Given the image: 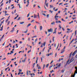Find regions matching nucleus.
<instances>
[{
    "instance_id": "obj_1",
    "label": "nucleus",
    "mask_w": 77,
    "mask_h": 77,
    "mask_svg": "<svg viewBox=\"0 0 77 77\" xmlns=\"http://www.w3.org/2000/svg\"><path fill=\"white\" fill-rule=\"evenodd\" d=\"M53 32V29L51 28L50 29H48V32H51L52 33Z\"/></svg>"
},
{
    "instance_id": "obj_2",
    "label": "nucleus",
    "mask_w": 77,
    "mask_h": 77,
    "mask_svg": "<svg viewBox=\"0 0 77 77\" xmlns=\"http://www.w3.org/2000/svg\"><path fill=\"white\" fill-rule=\"evenodd\" d=\"M76 52H77V50H76L72 54V56H74L75 55V53H76Z\"/></svg>"
},
{
    "instance_id": "obj_3",
    "label": "nucleus",
    "mask_w": 77,
    "mask_h": 77,
    "mask_svg": "<svg viewBox=\"0 0 77 77\" xmlns=\"http://www.w3.org/2000/svg\"><path fill=\"white\" fill-rule=\"evenodd\" d=\"M64 52H65V50L63 49L61 51L60 53V54H62V53H64Z\"/></svg>"
},
{
    "instance_id": "obj_4",
    "label": "nucleus",
    "mask_w": 77,
    "mask_h": 77,
    "mask_svg": "<svg viewBox=\"0 0 77 77\" xmlns=\"http://www.w3.org/2000/svg\"><path fill=\"white\" fill-rule=\"evenodd\" d=\"M48 54V56H50V55H53V52L51 53V54Z\"/></svg>"
},
{
    "instance_id": "obj_5",
    "label": "nucleus",
    "mask_w": 77,
    "mask_h": 77,
    "mask_svg": "<svg viewBox=\"0 0 77 77\" xmlns=\"http://www.w3.org/2000/svg\"><path fill=\"white\" fill-rule=\"evenodd\" d=\"M72 59H71L70 60V62H69V63H68V65H69V64H70V63H71V62H72V61H73V60H72ZM71 60H72V61H71Z\"/></svg>"
},
{
    "instance_id": "obj_6",
    "label": "nucleus",
    "mask_w": 77,
    "mask_h": 77,
    "mask_svg": "<svg viewBox=\"0 0 77 77\" xmlns=\"http://www.w3.org/2000/svg\"><path fill=\"white\" fill-rule=\"evenodd\" d=\"M75 74H77V71H76V70L75 71V72L74 73V74H73V76H74V77H75Z\"/></svg>"
},
{
    "instance_id": "obj_7",
    "label": "nucleus",
    "mask_w": 77,
    "mask_h": 77,
    "mask_svg": "<svg viewBox=\"0 0 77 77\" xmlns=\"http://www.w3.org/2000/svg\"><path fill=\"white\" fill-rule=\"evenodd\" d=\"M14 29H15V28L13 27L12 28V30L11 31V32H13L14 31Z\"/></svg>"
},
{
    "instance_id": "obj_8",
    "label": "nucleus",
    "mask_w": 77,
    "mask_h": 77,
    "mask_svg": "<svg viewBox=\"0 0 77 77\" xmlns=\"http://www.w3.org/2000/svg\"><path fill=\"white\" fill-rule=\"evenodd\" d=\"M48 3H47V2H45V4L46 5V6H47V8H48Z\"/></svg>"
},
{
    "instance_id": "obj_9",
    "label": "nucleus",
    "mask_w": 77,
    "mask_h": 77,
    "mask_svg": "<svg viewBox=\"0 0 77 77\" xmlns=\"http://www.w3.org/2000/svg\"><path fill=\"white\" fill-rule=\"evenodd\" d=\"M67 30H68V31L66 33H69V30H70V29H69V28H67Z\"/></svg>"
},
{
    "instance_id": "obj_10",
    "label": "nucleus",
    "mask_w": 77,
    "mask_h": 77,
    "mask_svg": "<svg viewBox=\"0 0 77 77\" xmlns=\"http://www.w3.org/2000/svg\"><path fill=\"white\" fill-rule=\"evenodd\" d=\"M65 69H62V70H61V72H62V73H63V72H64V71H65Z\"/></svg>"
},
{
    "instance_id": "obj_11",
    "label": "nucleus",
    "mask_w": 77,
    "mask_h": 77,
    "mask_svg": "<svg viewBox=\"0 0 77 77\" xmlns=\"http://www.w3.org/2000/svg\"><path fill=\"white\" fill-rule=\"evenodd\" d=\"M74 39H73L72 41L69 44V45H70V44H71V43H72V42H73V41H74Z\"/></svg>"
},
{
    "instance_id": "obj_12",
    "label": "nucleus",
    "mask_w": 77,
    "mask_h": 77,
    "mask_svg": "<svg viewBox=\"0 0 77 77\" xmlns=\"http://www.w3.org/2000/svg\"><path fill=\"white\" fill-rule=\"evenodd\" d=\"M40 30H41L42 29V26H40Z\"/></svg>"
},
{
    "instance_id": "obj_13",
    "label": "nucleus",
    "mask_w": 77,
    "mask_h": 77,
    "mask_svg": "<svg viewBox=\"0 0 77 77\" xmlns=\"http://www.w3.org/2000/svg\"><path fill=\"white\" fill-rule=\"evenodd\" d=\"M45 44H46V43H45V42H44L43 44L44 47H45Z\"/></svg>"
},
{
    "instance_id": "obj_14",
    "label": "nucleus",
    "mask_w": 77,
    "mask_h": 77,
    "mask_svg": "<svg viewBox=\"0 0 77 77\" xmlns=\"http://www.w3.org/2000/svg\"><path fill=\"white\" fill-rule=\"evenodd\" d=\"M19 16L18 15V14L17 16L14 18V20H16L17 18V17Z\"/></svg>"
},
{
    "instance_id": "obj_15",
    "label": "nucleus",
    "mask_w": 77,
    "mask_h": 77,
    "mask_svg": "<svg viewBox=\"0 0 77 77\" xmlns=\"http://www.w3.org/2000/svg\"><path fill=\"white\" fill-rule=\"evenodd\" d=\"M38 58H37V59H36V64H37V63H38Z\"/></svg>"
},
{
    "instance_id": "obj_16",
    "label": "nucleus",
    "mask_w": 77,
    "mask_h": 77,
    "mask_svg": "<svg viewBox=\"0 0 77 77\" xmlns=\"http://www.w3.org/2000/svg\"><path fill=\"white\" fill-rule=\"evenodd\" d=\"M26 74L27 75H29V70H28L26 72Z\"/></svg>"
},
{
    "instance_id": "obj_17",
    "label": "nucleus",
    "mask_w": 77,
    "mask_h": 77,
    "mask_svg": "<svg viewBox=\"0 0 77 77\" xmlns=\"http://www.w3.org/2000/svg\"><path fill=\"white\" fill-rule=\"evenodd\" d=\"M49 12H51V14H53V11H51V10H50Z\"/></svg>"
},
{
    "instance_id": "obj_18",
    "label": "nucleus",
    "mask_w": 77,
    "mask_h": 77,
    "mask_svg": "<svg viewBox=\"0 0 77 77\" xmlns=\"http://www.w3.org/2000/svg\"><path fill=\"white\" fill-rule=\"evenodd\" d=\"M54 38H55L54 37H53V39H52L53 42H54Z\"/></svg>"
},
{
    "instance_id": "obj_19",
    "label": "nucleus",
    "mask_w": 77,
    "mask_h": 77,
    "mask_svg": "<svg viewBox=\"0 0 77 77\" xmlns=\"http://www.w3.org/2000/svg\"><path fill=\"white\" fill-rule=\"evenodd\" d=\"M24 23V22H20V24H23Z\"/></svg>"
},
{
    "instance_id": "obj_20",
    "label": "nucleus",
    "mask_w": 77,
    "mask_h": 77,
    "mask_svg": "<svg viewBox=\"0 0 77 77\" xmlns=\"http://www.w3.org/2000/svg\"><path fill=\"white\" fill-rule=\"evenodd\" d=\"M42 15H44V17H46V15H45V14L42 13Z\"/></svg>"
},
{
    "instance_id": "obj_21",
    "label": "nucleus",
    "mask_w": 77,
    "mask_h": 77,
    "mask_svg": "<svg viewBox=\"0 0 77 77\" xmlns=\"http://www.w3.org/2000/svg\"><path fill=\"white\" fill-rule=\"evenodd\" d=\"M19 72H22V70L21 69H19Z\"/></svg>"
},
{
    "instance_id": "obj_22",
    "label": "nucleus",
    "mask_w": 77,
    "mask_h": 77,
    "mask_svg": "<svg viewBox=\"0 0 77 77\" xmlns=\"http://www.w3.org/2000/svg\"><path fill=\"white\" fill-rule=\"evenodd\" d=\"M73 21H72L71 22H69V24H71V23H73Z\"/></svg>"
},
{
    "instance_id": "obj_23",
    "label": "nucleus",
    "mask_w": 77,
    "mask_h": 77,
    "mask_svg": "<svg viewBox=\"0 0 77 77\" xmlns=\"http://www.w3.org/2000/svg\"><path fill=\"white\" fill-rule=\"evenodd\" d=\"M61 20L62 21H64V22H65V21H66L64 20H63V18H62L61 19Z\"/></svg>"
},
{
    "instance_id": "obj_24",
    "label": "nucleus",
    "mask_w": 77,
    "mask_h": 77,
    "mask_svg": "<svg viewBox=\"0 0 77 77\" xmlns=\"http://www.w3.org/2000/svg\"><path fill=\"white\" fill-rule=\"evenodd\" d=\"M59 27H60V29H62V27L61 26H60V24L59 25Z\"/></svg>"
},
{
    "instance_id": "obj_25",
    "label": "nucleus",
    "mask_w": 77,
    "mask_h": 77,
    "mask_svg": "<svg viewBox=\"0 0 77 77\" xmlns=\"http://www.w3.org/2000/svg\"><path fill=\"white\" fill-rule=\"evenodd\" d=\"M59 17V16H55V18H58Z\"/></svg>"
},
{
    "instance_id": "obj_26",
    "label": "nucleus",
    "mask_w": 77,
    "mask_h": 77,
    "mask_svg": "<svg viewBox=\"0 0 77 77\" xmlns=\"http://www.w3.org/2000/svg\"><path fill=\"white\" fill-rule=\"evenodd\" d=\"M61 65V63H60V64H59V65L57 66H58V67H60V66H61V65Z\"/></svg>"
},
{
    "instance_id": "obj_27",
    "label": "nucleus",
    "mask_w": 77,
    "mask_h": 77,
    "mask_svg": "<svg viewBox=\"0 0 77 77\" xmlns=\"http://www.w3.org/2000/svg\"><path fill=\"white\" fill-rule=\"evenodd\" d=\"M53 24H54V21H53V23L52 22V23H51V25H53Z\"/></svg>"
},
{
    "instance_id": "obj_28",
    "label": "nucleus",
    "mask_w": 77,
    "mask_h": 77,
    "mask_svg": "<svg viewBox=\"0 0 77 77\" xmlns=\"http://www.w3.org/2000/svg\"><path fill=\"white\" fill-rule=\"evenodd\" d=\"M72 53H70V56L69 57H71V55H72Z\"/></svg>"
},
{
    "instance_id": "obj_29",
    "label": "nucleus",
    "mask_w": 77,
    "mask_h": 77,
    "mask_svg": "<svg viewBox=\"0 0 77 77\" xmlns=\"http://www.w3.org/2000/svg\"><path fill=\"white\" fill-rule=\"evenodd\" d=\"M48 66H49V64H48L46 65V68H48Z\"/></svg>"
},
{
    "instance_id": "obj_30",
    "label": "nucleus",
    "mask_w": 77,
    "mask_h": 77,
    "mask_svg": "<svg viewBox=\"0 0 77 77\" xmlns=\"http://www.w3.org/2000/svg\"><path fill=\"white\" fill-rule=\"evenodd\" d=\"M8 20H9V19H7V20H5L6 23H7V22L8 21Z\"/></svg>"
},
{
    "instance_id": "obj_31",
    "label": "nucleus",
    "mask_w": 77,
    "mask_h": 77,
    "mask_svg": "<svg viewBox=\"0 0 77 77\" xmlns=\"http://www.w3.org/2000/svg\"><path fill=\"white\" fill-rule=\"evenodd\" d=\"M56 56H57V52H56V53H55V57H56Z\"/></svg>"
},
{
    "instance_id": "obj_32",
    "label": "nucleus",
    "mask_w": 77,
    "mask_h": 77,
    "mask_svg": "<svg viewBox=\"0 0 77 77\" xmlns=\"http://www.w3.org/2000/svg\"><path fill=\"white\" fill-rule=\"evenodd\" d=\"M45 64L43 65V69H44V68L45 67Z\"/></svg>"
},
{
    "instance_id": "obj_33",
    "label": "nucleus",
    "mask_w": 77,
    "mask_h": 77,
    "mask_svg": "<svg viewBox=\"0 0 77 77\" xmlns=\"http://www.w3.org/2000/svg\"><path fill=\"white\" fill-rule=\"evenodd\" d=\"M47 18H49V14H47Z\"/></svg>"
},
{
    "instance_id": "obj_34",
    "label": "nucleus",
    "mask_w": 77,
    "mask_h": 77,
    "mask_svg": "<svg viewBox=\"0 0 77 77\" xmlns=\"http://www.w3.org/2000/svg\"><path fill=\"white\" fill-rule=\"evenodd\" d=\"M20 44H22L23 43V42L22 41H20L19 42Z\"/></svg>"
},
{
    "instance_id": "obj_35",
    "label": "nucleus",
    "mask_w": 77,
    "mask_h": 77,
    "mask_svg": "<svg viewBox=\"0 0 77 77\" xmlns=\"http://www.w3.org/2000/svg\"><path fill=\"white\" fill-rule=\"evenodd\" d=\"M58 23H61V21L60 20L58 21Z\"/></svg>"
},
{
    "instance_id": "obj_36",
    "label": "nucleus",
    "mask_w": 77,
    "mask_h": 77,
    "mask_svg": "<svg viewBox=\"0 0 77 77\" xmlns=\"http://www.w3.org/2000/svg\"><path fill=\"white\" fill-rule=\"evenodd\" d=\"M9 23H10V21H8V23L7 25H9Z\"/></svg>"
},
{
    "instance_id": "obj_37",
    "label": "nucleus",
    "mask_w": 77,
    "mask_h": 77,
    "mask_svg": "<svg viewBox=\"0 0 77 77\" xmlns=\"http://www.w3.org/2000/svg\"><path fill=\"white\" fill-rule=\"evenodd\" d=\"M17 20V21H18V20H20V17H19Z\"/></svg>"
},
{
    "instance_id": "obj_38",
    "label": "nucleus",
    "mask_w": 77,
    "mask_h": 77,
    "mask_svg": "<svg viewBox=\"0 0 77 77\" xmlns=\"http://www.w3.org/2000/svg\"><path fill=\"white\" fill-rule=\"evenodd\" d=\"M52 72H54V70H53L52 71H50V72L51 73Z\"/></svg>"
},
{
    "instance_id": "obj_39",
    "label": "nucleus",
    "mask_w": 77,
    "mask_h": 77,
    "mask_svg": "<svg viewBox=\"0 0 77 77\" xmlns=\"http://www.w3.org/2000/svg\"><path fill=\"white\" fill-rule=\"evenodd\" d=\"M3 5V3L1 5L0 7H2V6Z\"/></svg>"
},
{
    "instance_id": "obj_40",
    "label": "nucleus",
    "mask_w": 77,
    "mask_h": 77,
    "mask_svg": "<svg viewBox=\"0 0 77 77\" xmlns=\"http://www.w3.org/2000/svg\"><path fill=\"white\" fill-rule=\"evenodd\" d=\"M27 3L29 4V0H28L27 1Z\"/></svg>"
},
{
    "instance_id": "obj_41",
    "label": "nucleus",
    "mask_w": 77,
    "mask_h": 77,
    "mask_svg": "<svg viewBox=\"0 0 77 77\" xmlns=\"http://www.w3.org/2000/svg\"><path fill=\"white\" fill-rule=\"evenodd\" d=\"M2 22L1 23V24L0 25V28H1V25H2Z\"/></svg>"
},
{
    "instance_id": "obj_42",
    "label": "nucleus",
    "mask_w": 77,
    "mask_h": 77,
    "mask_svg": "<svg viewBox=\"0 0 77 77\" xmlns=\"http://www.w3.org/2000/svg\"><path fill=\"white\" fill-rule=\"evenodd\" d=\"M53 60H52V61L51 62L50 64H51V63H53Z\"/></svg>"
},
{
    "instance_id": "obj_43",
    "label": "nucleus",
    "mask_w": 77,
    "mask_h": 77,
    "mask_svg": "<svg viewBox=\"0 0 77 77\" xmlns=\"http://www.w3.org/2000/svg\"><path fill=\"white\" fill-rule=\"evenodd\" d=\"M68 5V3H66V4H64V5Z\"/></svg>"
},
{
    "instance_id": "obj_44",
    "label": "nucleus",
    "mask_w": 77,
    "mask_h": 77,
    "mask_svg": "<svg viewBox=\"0 0 77 77\" xmlns=\"http://www.w3.org/2000/svg\"><path fill=\"white\" fill-rule=\"evenodd\" d=\"M20 74H21V72H19L17 74V75H20Z\"/></svg>"
},
{
    "instance_id": "obj_45",
    "label": "nucleus",
    "mask_w": 77,
    "mask_h": 77,
    "mask_svg": "<svg viewBox=\"0 0 77 77\" xmlns=\"http://www.w3.org/2000/svg\"><path fill=\"white\" fill-rule=\"evenodd\" d=\"M3 30V28H1L0 29V31H2Z\"/></svg>"
},
{
    "instance_id": "obj_46",
    "label": "nucleus",
    "mask_w": 77,
    "mask_h": 77,
    "mask_svg": "<svg viewBox=\"0 0 77 77\" xmlns=\"http://www.w3.org/2000/svg\"><path fill=\"white\" fill-rule=\"evenodd\" d=\"M61 33H62L61 32H58V34H59V35H60V34H61Z\"/></svg>"
},
{
    "instance_id": "obj_47",
    "label": "nucleus",
    "mask_w": 77,
    "mask_h": 77,
    "mask_svg": "<svg viewBox=\"0 0 77 77\" xmlns=\"http://www.w3.org/2000/svg\"><path fill=\"white\" fill-rule=\"evenodd\" d=\"M35 63H34L33 64V67H34V66H35Z\"/></svg>"
},
{
    "instance_id": "obj_48",
    "label": "nucleus",
    "mask_w": 77,
    "mask_h": 77,
    "mask_svg": "<svg viewBox=\"0 0 77 77\" xmlns=\"http://www.w3.org/2000/svg\"><path fill=\"white\" fill-rule=\"evenodd\" d=\"M62 30H63V31H65V29L63 27L62 28Z\"/></svg>"
},
{
    "instance_id": "obj_49",
    "label": "nucleus",
    "mask_w": 77,
    "mask_h": 77,
    "mask_svg": "<svg viewBox=\"0 0 77 77\" xmlns=\"http://www.w3.org/2000/svg\"><path fill=\"white\" fill-rule=\"evenodd\" d=\"M56 31H54V32H53V34H54V33H55V34H56Z\"/></svg>"
},
{
    "instance_id": "obj_50",
    "label": "nucleus",
    "mask_w": 77,
    "mask_h": 77,
    "mask_svg": "<svg viewBox=\"0 0 77 77\" xmlns=\"http://www.w3.org/2000/svg\"><path fill=\"white\" fill-rule=\"evenodd\" d=\"M27 30H26V31L24 32L26 33H27Z\"/></svg>"
},
{
    "instance_id": "obj_51",
    "label": "nucleus",
    "mask_w": 77,
    "mask_h": 77,
    "mask_svg": "<svg viewBox=\"0 0 77 77\" xmlns=\"http://www.w3.org/2000/svg\"><path fill=\"white\" fill-rule=\"evenodd\" d=\"M41 61L42 62V57H41Z\"/></svg>"
},
{
    "instance_id": "obj_52",
    "label": "nucleus",
    "mask_w": 77,
    "mask_h": 77,
    "mask_svg": "<svg viewBox=\"0 0 77 77\" xmlns=\"http://www.w3.org/2000/svg\"><path fill=\"white\" fill-rule=\"evenodd\" d=\"M38 68L39 69H41V67H38Z\"/></svg>"
},
{
    "instance_id": "obj_53",
    "label": "nucleus",
    "mask_w": 77,
    "mask_h": 77,
    "mask_svg": "<svg viewBox=\"0 0 77 77\" xmlns=\"http://www.w3.org/2000/svg\"><path fill=\"white\" fill-rule=\"evenodd\" d=\"M58 10V9H57L56 10H55V11H57V10Z\"/></svg>"
},
{
    "instance_id": "obj_54",
    "label": "nucleus",
    "mask_w": 77,
    "mask_h": 77,
    "mask_svg": "<svg viewBox=\"0 0 77 77\" xmlns=\"http://www.w3.org/2000/svg\"><path fill=\"white\" fill-rule=\"evenodd\" d=\"M67 64V63H66V65H65L64 66V67H65V66H66V65H67V64Z\"/></svg>"
},
{
    "instance_id": "obj_55",
    "label": "nucleus",
    "mask_w": 77,
    "mask_h": 77,
    "mask_svg": "<svg viewBox=\"0 0 77 77\" xmlns=\"http://www.w3.org/2000/svg\"><path fill=\"white\" fill-rule=\"evenodd\" d=\"M55 19L56 20H57V21L58 20V19H57V18H55Z\"/></svg>"
},
{
    "instance_id": "obj_56",
    "label": "nucleus",
    "mask_w": 77,
    "mask_h": 77,
    "mask_svg": "<svg viewBox=\"0 0 77 77\" xmlns=\"http://www.w3.org/2000/svg\"><path fill=\"white\" fill-rule=\"evenodd\" d=\"M36 18V15H35V14H34V18Z\"/></svg>"
},
{
    "instance_id": "obj_57",
    "label": "nucleus",
    "mask_w": 77,
    "mask_h": 77,
    "mask_svg": "<svg viewBox=\"0 0 77 77\" xmlns=\"http://www.w3.org/2000/svg\"><path fill=\"white\" fill-rule=\"evenodd\" d=\"M11 53H14V51H11Z\"/></svg>"
},
{
    "instance_id": "obj_58",
    "label": "nucleus",
    "mask_w": 77,
    "mask_h": 77,
    "mask_svg": "<svg viewBox=\"0 0 77 77\" xmlns=\"http://www.w3.org/2000/svg\"><path fill=\"white\" fill-rule=\"evenodd\" d=\"M73 20H75V19H76V17H75V18H74V17H73Z\"/></svg>"
},
{
    "instance_id": "obj_59",
    "label": "nucleus",
    "mask_w": 77,
    "mask_h": 77,
    "mask_svg": "<svg viewBox=\"0 0 77 77\" xmlns=\"http://www.w3.org/2000/svg\"><path fill=\"white\" fill-rule=\"evenodd\" d=\"M29 75H31V76H32V75H33V74H32V73H30V74H29Z\"/></svg>"
},
{
    "instance_id": "obj_60",
    "label": "nucleus",
    "mask_w": 77,
    "mask_h": 77,
    "mask_svg": "<svg viewBox=\"0 0 77 77\" xmlns=\"http://www.w3.org/2000/svg\"><path fill=\"white\" fill-rule=\"evenodd\" d=\"M34 21V20H33L31 21V23H32V22H33Z\"/></svg>"
},
{
    "instance_id": "obj_61",
    "label": "nucleus",
    "mask_w": 77,
    "mask_h": 77,
    "mask_svg": "<svg viewBox=\"0 0 77 77\" xmlns=\"http://www.w3.org/2000/svg\"><path fill=\"white\" fill-rule=\"evenodd\" d=\"M29 17V14H28L27 17Z\"/></svg>"
},
{
    "instance_id": "obj_62",
    "label": "nucleus",
    "mask_w": 77,
    "mask_h": 77,
    "mask_svg": "<svg viewBox=\"0 0 77 77\" xmlns=\"http://www.w3.org/2000/svg\"><path fill=\"white\" fill-rule=\"evenodd\" d=\"M52 66H53V65L51 66H50L49 67V68H51V67H52Z\"/></svg>"
},
{
    "instance_id": "obj_63",
    "label": "nucleus",
    "mask_w": 77,
    "mask_h": 77,
    "mask_svg": "<svg viewBox=\"0 0 77 77\" xmlns=\"http://www.w3.org/2000/svg\"><path fill=\"white\" fill-rule=\"evenodd\" d=\"M62 3H60L59 4V5H62Z\"/></svg>"
},
{
    "instance_id": "obj_64",
    "label": "nucleus",
    "mask_w": 77,
    "mask_h": 77,
    "mask_svg": "<svg viewBox=\"0 0 77 77\" xmlns=\"http://www.w3.org/2000/svg\"><path fill=\"white\" fill-rule=\"evenodd\" d=\"M11 77H13V76L12 75V74H11Z\"/></svg>"
}]
</instances>
